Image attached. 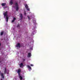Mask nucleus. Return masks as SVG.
<instances>
[{
	"label": "nucleus",
	"instance_id": "nucleus-26",
	"mask_svg": "<svg viewBox=\"0 0 80 80\" xmlns=\"http://www.w3.org/2000/svg\"><path fill=\"white\" fill-rule=\"evenodd\" d=\"M23 60L25 61V59H24Z\"/></svg>",
	"mask_w": 80,
	"mask_h": 80
},
{
	"label": "nucleus",
	"instance_id": "nucleus-20",
	"mask_svg": "<svg viewBox=\"0 0 80 80\" xmlns=\"http://www.w3.org/2000/svg\"><path fill=\"white\" fill-rule=\"evenodd\" d=\"M19 76H20V73H18Z\"/></svg>",
	"mask_w": 80,
	"mask_h": 80
},
{
	"label": "nucleus",
	"instance_id": "nucleus-6",
	"mask_svg": "<svg viewBox=\"0 0 80 80\" xmlns=\"http://www.w3.org/2000/svg\"><path fill=\"white\" fill-rule=\"evenodd\" d=\"M16 20V18L15 17H14L13 18V19L12 20L11 22L12 23H13V22H15Z\"/></svg>",
	"mask_w": 80,
	"mask_h": 80
},
{
	"label": "nucleus",
	"instance_id": "nucleus-21",
	"mask_svg": "<svg viewBox=\"0 0 80 80\" xmlns=\"http://www.w3.org/2000/svg\"><path fill=\"white\" fill-rule=\"evenodd\" d=\"M30 66H31V67H33V64H31L30 65Z\"/></svg>",
	"mask_w": 80,
	"mask_h": 80
},
{
	"label": "nucleus",
	"instance_id": "nucleus-13",
	"mask_svg": "<svg viewBox=\"0 0 80 80\" xmlns=\"http://www.w3.org/2000/svg\"><path fill=\"white\" fill-rule=\"evenodd\" d=\"M20 72H21V70L20 69H18V73H20Z\"/></svg>",
	"mask_w": 80,
	"mask_h": 80
},
{
	"label": "nucleus",
	"instance_id": "nucleus-10",
	"mask_svg": "<svg viewBox=\"0 0 80 80\" xmlns=\"http://www.w3.org/2000/svg\"><path fill=\"white\" fill-rule=\"evenodd\" d=\"M6 21L7 22H8V16L6 17Z\"/></svg>",
	"mask_w": 80,
	"mask_h": 80
},
{
	"label": "nucleus",
	"instance_id": "nucleus-12",
	"mask_svg": "<svg viewBox=\"0 0 80 80\" xmlns=\"http://www.w3.org/2000/svg\"><path fill=\"white\" fill-rule=\"evenodd\" d=\"M19 78H20V80H22L23 79V78L21 76L19 77Z\"/></svg>",
	"mask_w": 80,
	"mask_h": 80
},
{
	"label": "nucleus",
	"instance_id": "nucleus-15",
	"mask_svg": "<svg viewBox=\"0 0 80 80\" xmlns=\"http://www.w3.org/2000/svg\"><path fill=\"white\" fill-rule=\"evenodd\" d=\"M7 73V69H6V68H5V71L4 72V74H5Z\"/></svg>",
	"mask_w": 80,
	"mask_h": 80
},
{
	"label": "nucleus",
	"instance_id": "nucleus-14",
	"mask_svg": "<svg viewBox=\"0 0 80 80\" xmlns=\"http://www.w3.org/2000/svg\"><path fill=\"white\" fill-rule=\"evenodd\" d=\"M23 63H21L20 65V67H21V68H22V67L23 66Z\"/></svg>",
	"mask_w": 80,
	"mask_h": 80
},
{
	"label": "nucleus",
	"instance_id": "nucleus-19",
	"mask_svg": "<svg viewBox=\"0 0 80 80\" xmlns=\"http://www.w3.org/2000/svg\"><path fill=\"white\" fill-rule=\"evenodd\" d=\"M27 8V10L28 11H30V8Z\"/></svg>",
	"mask_w": 80,
	"mask_h": 80
},
{
	"label": "nucleus",
	"instance_id": "nucleus-24",
	"mask_svg": "<svg viewBox=\"0 0 80 80\" xmlns=\"http://www.w3.org/2000/svg\"><path fill=\"white\" fill-rule=\"evenodd\" d=\"M1 46V43H0V47Z\"/></svg>",
	"mask_w": 80,
	"mask_h": 80
},
{
	"label": "nucleus",
	"instance_id": "nucleus-27",
	"mask_svg": "<svg viewBox=\"0 0 80 80\" xmlns=\"http://www.w3.org/2000/svg\"><path fill=\"white\" fill-rule=\"evenodd\" d=\"M1 72H0V73H1Z\"/></svg>",
	"mask_w": 80,
	"mask_h": 80
},
{
	"label": "nucleus",
	"instance_id": "nucleus-8",
	"mask_svg": "<svg viewBox=\"0 0 80 80\" xmlns=\"http://www.w3.org/2000/svg\"><path fill=\"white\" fill-rule=\"evenodd\" d=\"M20 17L21 18L20 20H22L23 19V15L22 14H21Z\"/></svg>",
	"mask_w": 80,
	"mask_h": 80
},
{
	"label": "nucleus",
	"instance_id": "nucleus-4",
	"mask_svg": "<svg viewBox=\"0 0 80 80\" xmlns=\"http://www.w3.org/2000/svg\"><path fill=\"white\" fill-rule=\"evenodd\" d=\"M27 67H28V69H29V70H30V71L32 70V68L30 66L27 65Z\"/></svg>",
	"mask_w": 80,
	"mask_h": 80
},
{
	"label": "nucleus",
	"instance_id": "nucleus-5",
	"mask_svg": "<svg viewBox=\"0 0 80 80\" xmlns=\"http://www.w3.org/2000/svg\"><path fill=\"white\" fill-rule=\"evenodd\" d=\"M31 56H32V55L31 54V53L30 52H29L28 53V58H30L31 57Z\"/></svg>",
	"mask_w": 80,
	"mask_h": 80
},
{
	"label": "nucleus",
	"instance_id": "nucleus-25",
	"mask_svg": "<svg viewBox=\"0 0 80 80\" xmlns=\"http://www.w3.org/2000/svg\"><path fill=\"white\" fill-rule=\"evenodd\" d=\"M1 80H2V79H1Z\"/></svg>",
	"mask_w": 80,
	"mask_h": 80
},
{
	"label": "nucleus",
	"instance_id": "nucleus-23",
	"mask_svg": "<svg viewBox=\"0 0 80 80\" xmlns=\"http://www.w3.org/2000/svg\"><path fill=\"white\" fill-rule=\"evenodd\" d=\"M24 14H25V15H26V13H24Z\"/></svg>",
	"mask_w": 80,
	"mask_h": 80
},
{
	"label": "nucleus",
	"instance_id": "nucleus-1",
	"mask_svg": "<svg viewBox=\"0 0 80 80\" xmlns=\"http://www.w3.org/2000/svg\"><path fill=\"white\" fill-rule=\"evenodd\" d=\"M15 5L16 6V11H18V3H15Z\"/></svg>",
	"mask_w": 80,
	"mask_h": 80
},
{
	"label": "nucleus",
	"instance_id": "nucleus-7",
	"mask_svg": "<svg viewBox=\"0 0 80 80\" xmlns=\"http://www.w3.org/2000/svg\"><path fill=\"white\" fill-rule=\"evenodd\" d=\"M10 3L11 5H13V0H11L10 1Z\"/></svg>",
	"mask_w": 80,
	"mask_h": 80
},
{
	"label": "nucleus",
	"instance_id": "nucleus-22",
	"mask_svg": "<svg viewBox=\"0 0 80 80\" xmlns=\"http://www.w3.org/2000/svg\"><path fill=\"white\" fill-rule=\"evenodd\" d=\"M28 18L29 20H30V17H29V16H28Z\"/></svg>",
	"mask_w": 80,
	"mask_h": 80
},
{
	"label": "nucleus",
	"instance_id": "nucleus-2",
	"mask_svg": "<svg viewBox=\"0 0 80 80\" xmlns=\"http://www.w3.org/2000/svg\"><path fill=\"white\" fill-rule=\"evenodd\" d=\"M16 47H18L19 48H20L21 46H20V43H18L17 45L16 46Z\"/></svg>",
	"mask_w": 80,
	"mask_h": 80
},
{
	"label": "nucleus",
	"instance_id": "nucleus-9",
	"mask_svg": "<svg viewBox=\"0 0 80 80\" xmlns=\"http://www.w3.org/2000/svg\"><path fill=\"white\" fill-rule=\"evenodd\" d=\"M1 5H2V7H4V6H5V5H6V3H2L1 4Z\"/></svg>",
	"mask_w": 80,
	"mask_h": 80
},
{
	"label": "nucleus",
	"instance_id": "nucleus-17",
	"mask_svg": "<svg viewBox=\"0 0 80 80\" xmlns=\"http://www.w3.org/2000/svg\"><path fill=\"white\" fill-rule=\"evenodd\" d=\"M3 32H2L1 33V35H3Z\"/></svg>",
	"mask_w": 80,
	"mask_h": 80
},
{
	"label": "nucleus",
	"instance_id": "nucleus-28",
	"mask_svg": "<svg viewBox=\"0 0 80 80\" xmlns=\"http://www.w3.org/2000/svg\"><path fill=\"white\" fill-rule=\"evenodd\" d=\"M1 62L0 61V63Z\"/></svg>",
	"mask_w": 80,
	"mask_h": 80
},
{
	"label": "nucleus",
	"instance_id": "nucleus-16",
	"mask_svg": "<svg viewBox=\"0 0 80 80\" xmlns=\"http://www.w3.org/2000/svg\"><path fill=\"white\" fill-rule=\"evenodd\" d=\"M25 7L26 8H28V5H27V4H26L25 5Z\"/></svg>",
	"mask_w": 80,
	"mask_h": 80
},
{
	"label": "nucleus",
	"instance_id": "nucleus-3",
	"mask_svg": "<svg viewBox=\"0 0 80 80\" xmlns=\"http://www.w3.org/2000/svg\"><path fill=\"white\" fill-rule=\"evenodd\" d=\"M7 11H6L3 14L4 15V18H5V17L8 16V15H7Z\"/></svg>",
	"mask_w": 80,
	"mask_h": 80
},
{
	"label": "nucleus",
	"instance_id": "nucleus-11",
	"mask_svg": "<svg viewBox=\"0 0 80 80\" xmlns=\"http://www.w3.org/2000/svg\"><path fill=\"white\" fill-rule=\"evenodd\" d=\"M1 77H2V78H4V76H3V73H1Z\"/></svg>",
	"mask_w": 80,
	"mask_h": 80
},
{
	"label": "nucleus",
	"instance_id": "nucleus-18",
	"mask_svg": "<svg viewBox=\"0 0 80 80\" xmlns=\"http://www.w3.org/2000/svg\"><path fill=\"white\" fill-rule=\"evenodd\" d=\"M17 28H18V27H20V25L18 24L17 26Z\"/></svg>",
	"mask_w": 80,
	"mask_h": 80
}]
</instances>
